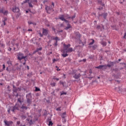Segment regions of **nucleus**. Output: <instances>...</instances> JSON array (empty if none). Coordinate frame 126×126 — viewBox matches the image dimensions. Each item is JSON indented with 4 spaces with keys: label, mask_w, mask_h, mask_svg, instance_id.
Segmentation results:
<instances>
[{
    "label": "nucleus",
    "mask_w": 126,
    "mask_h": 126,
    "mask_svg": "<svg viewBox=\"0 0 126 126\" xmlns=\"http://www.w3.org/2000/svg\"><path fill=\"white\" fill-rule=\"evenodd\" d=\"M59 19L61 20H62V21H64L65 22L66 24H67V27H65V30H68V29H69V28H71V26L70 25V24H69L68 21H67L64 19V15H62V16L59 17Z\"/></svg>",
    "instance_id": "obj_1"
},
{
    "label": "nucleus",
    "mask_w": 126,
    "mask_h": 126,
    "mask_svg": "<svg viewBox=\"0 0 126 126\" xmlns=\"http://www.w3.org/2000/svg\"><path fill=\"white\" fill-rule=\"evenodd\" d=\"M57 126H62V124L58 125Z\"/></svg>",
    "instance_id": "obj_58"
},
{
    "label": "nucleus",
    "mask_w": 126,
    "mask_h": 126,
    "mask_svg": "<svg viewBox=\"0 0 126 126\" xmlns=\"http://www.w3.org/2000/svg\"><path fill=\"white\" fill-rule=\"evenodd\" d=\"M28 1H29V0H26L24 2V3H26V2H28Z\"/></svg>",
    "instance_id": "obj_45"
},
{
    "label": "nucleus",
    "mask_w": 126,
    "mask_h": 126,
    "mask_svg": "<svg viewBox=\"0 0 126 126\" xmlns=\"http://www.w3.org/2000/svg\"><path fill=\"white\" fill-rule=\"evenodd\" d=\"M6 70H7V71H9V70H8V67L6 68Z\"/></svg>",
    "instance_id": "obj_56"
},
{
    "label": "nucleus",
    "mask_w": 126,
    "mask_h": 126,
    "mask_svg": "<svg viewBox=\"0 0 126 126\" xmlns=\"http://www.w3.org/2000/svg\"><path fill=\"white\" fill-rule=\"evenodd\" d=\"M2 13H3L4 15H7L8 11L7 10H3V12Z\"/></svg>",
    "instance_id": "obj_20"
},
{
    "label": "nucleus",
    "mask_w": 126,
    "mask_h": 126,
    "mask_svg": "<svg viewBox=\"0 0 126 126\" xmlns=\"http://www.w3.org/2000/svg\"><path fill=\"white\" fill-rule=\"evenodd\" d=\"M7 21V18H4V19L2 20V22L3 24L1 25L2 27H3V26H5V25H6V23H5Z\"/></svg>",
    "instance_id": "obj_10"
},
{
    "label": "nucleus",
    "mask_w": 126,
    "mask_h": 126,
    "mask_svg": "<svg viewBox=\"0 0 126 126\" xmlns=\"http://www.w3.org/2000/svg\"><path fill=\"white\" fill-rule=\"evenodd\" d=\"M17 125H20V121L17 122Z\"/></svg>",
    "instance_id": "obj_48"
},
{
    "label": "nucleus",
    "mask_w": 126,
    "mask_h": 126,
    "mask_svg": "<svg viewBox=\"0 0 126 126\" xmlns=\"http://www.w3.org/2000/svg\"><path fill=\"white\" fill-rule=\"evenodd\" d=\"M57 70L58 71H60V70H61V69H59V68H58L57 69Z\"/></svg>",
    "instance_id": "obj_53"
},
{
    "label": "nucleus",
    "mask_w": 126,
    "mask_h": 126,
    "mask_svg": "<svg viewBox=\"0 0 126 126\" xmlns=\"http://www.w3.org/2000/svg\"><path fill=\"white\" fill-rule=\"evenodd\" d=\"M26 121H27L29 122L30 126H31V125H33V121H32V119H30L29 118H28L26 120Z\"/></svg>",
    "instance_id": "obj_14"
},
{
    "label": "nucleus",
    "mask_w": 126,
    "mask_h": 126,
    "mask_svg": "<svg viewBox=\"0 0 126 126\" xmlns=\"http://www.w3.org/2000/svg\"><path fill=\"white\" fill-rule=\"evenodd\" d=\"M2 12H3V9L0 10V13H2Z\"/></svg>",
    "instance_id": "obj_37"
},
{
    "label": "nucleus",
    "mask_w": 126,
    "mask_h": 126,
    "mask_svg": "<svg viewBox=\"0 0 126 126\" xmlns=\"http://www.w3.org/2000/svg\"><path fill=\"white\" fill-rule=\"evenodd\" d=\"M64 51H66V50H67V49H68V48H69V47H70V44H69L68 45L64 44Z\"/></svg>",
    "instance_id": "obj_16"
},
{
    "label": "nucleus",
    "mask_w": 126,
    "mask_h": 126,
    "mask_svg": "<svg viewBox=\"0 0 126 126\" xmlns=\"http://www.w3.org/2000/svg\"><path fill=\"white\" fill-rule=\"evenodd\" d=\"M96 28L97 29H100V26L99 25L97 26Z\"/></svg>",
    "instance_id": "obj_51"
},
{
    "label": "nucleus",
    "mask_w": 126,
    "mask_h": 126,
    "mask_svg": "<svg viewBox=\"0 0 126 126\" xmlns=\"http://www.w3.org/2000/svg\"><path fill=\"white\" fill-rule=\"evenodd\" d=\"M27 98V102L28 104H31V99L28 98V97Z\"/></svg>",
    "instance_id": "obj_24"
},
{
    "label": "nucleus",
    "mask_w": 126,
    "mask_h": 126,
    "mask_svg": "<svg viewBox=\"0 0 126 126\" xmlns=\"http://www.w3.org/2000/svg\"><path fill=\"white\" fill-rule=\"evenodd\" d=\"M101 44L103 46H107V42L105 41H102Z\"/></svg>",
    "instance_id": "obj_27"
},
{
    "label": "nucleus",
    "mask_w": 126,
    "mask_h": 126,
    "mask_svg": "<svg viewBox=\"0 0 126 126\" xmlns=\"http://www.w3.org/2000/svg\"><path fill=\"white\" fill-rule=\"evenodd\" d=\"M97 0L98 3H102V1L101 0Z\"/></svg>",
    "instance_id": "obj_41"
},
{
    "label": "nucleus",
    "mask_w": 126,
    "mask_h": 126,
    "mask_svg": "<svg viewBox=\"0 0 126 126\" xmlns=\"http://www.w3.org/2000/svg\"><path fill=\"white\" fill-rule=\"evenodd\" d=\"M53 79H54V80H57V81H59V80H60V78H56V76H53Z\"/></svg>",
    "instance_id": "obj_26"
},
{
    "label": "nucleus",
    "mask_w": 126,
    "mask_h": 126,
    "mask_svg": "<svg viewBox=\"0 0 126 126\" xmlns=\"http://www.w3.org/2000/svg\"><path fill=\"white\" fill-rule=\"evenodd\" d=\"M48 2V0H44L43 3H46V2Z\"/></svg>",
    "instance_id": "obj_50"
},
{
    "label": "nucleus",
    "mask_w": 126,
    "mask_h": 126,
    "mask_svg": "<svg viewBox=\"0 0 126 126\" xmlns=\"http://www.w3.org/2000/svg\"><path fill=\"white\" fill-rule=\"evenodd\" d=\"M56 62H57V60H56V59H53V63H55Z\"/></svg>",
    "instance_id": "obj_47"
},
{
    "label": "nucleus",
    "mask_w": 126,
    "mask_h": 126,
    "mask_svg": "<svg viewBox=\"0 0 126 126\" xmlns=\"http://www.w3.org/2000/svg\"><path fill=\"white\" fill-rule=\"evenodd\" d=\"M27 68H28V69H29V66H27Z\"/></svg>",
    "instance_id": "obj_64"
},
{
    "label": "nucleus",
    "mask_w": 126,
    "mask_h": 126,
    "mask_svg": "<svg viewBox=\"0 0 126 126\" xmlns=\"http://www.w3.org/2000/svg\"><path fill=\"white\" fill-rule=\"evenodd\" d=\"M42 33L43 35H46L47 34H48V31L45 29H43Z\"/></svg>",
    "instance_id": "obj_15"
},
{
    "label": "nucleus",
    "mask_w": 126,
    "mask_h": 126,
    "mask_svg": "<svg viewBox=\"0 0 126 126\" xmlns=\"http://www.w3.org/2000/svg\"><path fill=\"white\" fill-rule=\"evenodd\" d=\"M66 116V113L65 112L63 113L61 115L62 118L64 119V118H65Z\"/></svg>",
    "instance_id": "obj_19"
},
{
    "label": "nucleus",
    "mask_w": 126,
    "mask_h": 126,
    "mask_svg": "<svg viewBox=\"0 0 126 126\" xmlns=\"http://www.w3.org/2000/svg\"><path fill=\"white\" fill-rule=\"evenodd\" d=\"M24 55L21 53H19L18 55V59L19 60V61H21V60H24V63H23V64L25 65V63H26V60H25V59H26V57L24 56Z\"/></svg>",
    "instance_id": "obj_2"
},
{
    "label": "nucleus",
    "mask_w": 126,
    "mask_h": 126,
    "mask_svg": "<svg viewBox=\"0 0 126 126\" xmlns=\"http://www.w3.org/2000/svg\"><path fill=\"white\" fill-rule=\"evenodd\" d=\"M28 31H29V32L32 31V30H31V29H29V30H28Z\"/></svg>",
    "instance_id": "obj_57"
},
{
    "label": "nucleus",
    "mask_w": 126,
    "mask_h": 126,
    "mask_svg": "<svg viewBox=\"0 0 126 126\" xmlns=\"http://www.w3.org/2000/svg\"><path fill=\"white\" fill-rule=\"evenodd\" d=\"M57 111H62V110L61 109V107H58L56 109Z\"/></svg>",
    "instance_id": "obj_34"
},
{
    "label": "nucleus",
    "mask_w": 126,
    "mask_h": 126,
    "mask_svg": "<svg viewBox=\"0 0 126 126\" xmlns=\"http://www.w3.org/2000/svg\"><path fill=\"white\" fill-rule=\"evenodd\" d=\"M92 42H90L89 43V45H93V44H94V43H95V40H94V39H92Z\"/></svg>",
    "instance_id": "obj_28"
},
{
    "label": "nucleus",
    "mask_w": 126,
    "mask_h": 126,
    "mask_svg": "<svg viewBox=\"0 0 126 126\" xmlns=\"http://www.w3.org/2000/svg\"><path fill=\"white\" fill-rule=\"evenodd\" d=\"M48 126H53V122H52V121H49Z\"/></svg>",
    "instance_id": "obj_31"
},
{
    "label": "nucleus",
    "mask_w": 126,
    "mask_h": 126,
    "mask_svg": "<svg viewBox=\"0 0 126 126\" xmlns=\"http://www.w3.org/2000/svg\"><path fill=\"white\" fill-rule=\"evenodd\" d=\"M121 61H122V60H121V59H119V60H118V61H119V62H121Z\"/></svg>",
    "instance_id": "obj_62"
},
{
    "label": "nucleus",
    "mask_w": 126,
    "mask_h": 126,
    "mask_svg": "<svg viewBox=\"0 0 126 126\" xmlns=\"http://www.w3.org/2000/svg\"><path fill=\"white\" fill-rule=\"evenodd\" d=\"M61 95H66V93H62Z\"/></svg>",
    "instance_id": "obj_43"
},
{
    "label": "nucleus",
    "mask_w": 126,
    "mask_h": 126,
    "mask_svg": "<svg viewBox=\"0 0 126 126\" xmlns=\"http://www.w3.org/2000/svg\"><path fill=\"white\" fill-rule=\"evenodd\" d=\"M20 108V105L18 104V103H16L15 106L12 107L11 111L13 112V113H15V111H16V110H19Z\"/></svg>",
    "instance_id": "obj_3"
},
{
    "label": "nucleus",
    "mask_w": 126,
    "mask_h": 126,
    "mask_svg": "<svg viewBox=\"0 0 126 126\" xmlns=\"http://www.w3.org/2000/svg\"><path fill=\"white\" fill-rule=\"evenodd\" d=\"M10 111H11V109H8L7 112L8 114H10Z\"/></svg>",
    "instance_id": "obj_42"
},
{
    "label": "nucleus",
    "mask_w": 126,
    "mask_h": 126,
    "mask_svg": "<svg viewBox=\"0 0 126 126\" xmlns=\"http://www.w3.org/2000/svg\"><path fill=\"white\" fill-rule=\"evenodd\" d=\"M4 123L5 126H9L12 125V124H13V122H12V121H7L6 120L4 121Z\"/></svg>",
    "instance_id": "obj_7"
},
{
    "label": "nucleus",
    "mask_w": 126,
    "mask_h": 126,
    "mask_svg": "<svg viewBox=\"0 0 126 126\" xmlns=\"http://www.w3.org/2000/svg\"><path fill=\"white\" fill-rule=\"evenodd\" d=\"M33 22H31V21H28V24H29V25H30V24H32Z\"/></svg>",
    "instance_id": "obj_36"
},
{
    "label": "nucleus",
    "mask_w": 126,
    "mask_h": 126,
    "mask_svg": "<svg viewBox=\"0 0 126 126\" xmlns=\"http://www.w3.org/2000/svg\"><path fill=\"white\" fill-rule=\"evenodd\" d=\"M5 68V65L3 64V69H2V70H4Z\"/></svg>",
    "instance_id": "obj_38"
},
{
    "label": "nucleus",
    "mask_w": 126,
    "mask_h": 126,
    "mask_svg": "<svg viewBox=\"0 0 126 126\" xmlns=\"http://www.w3.org/2000/svg\"><path fill=\"white\" fill-rule=\"evenodd\" d=\"M52 39L55 40L56 41L55 43H54L55 47H57L58 46V40H60L59 37H53Z\"/></svg>",
    "instance_id": "obj_8"
},
{
    "label": "nucleus",
    "mask_w": 126,
    "mask_h": 126,
    "mask_svg": "<svg viewBox=\"0 0 126 126\" xmlns=\"http://www.w3.org/2000/svg\"><path fill=\"white\" fill-rule=\"evenodd\" d=\"M33 25H36V23H32V24Z\"/></svg>",
    "instance_id": "obj_55"
},
{
    "label": "nucleus",
    "mask_w": 126,
    "mask_h": 126,
    "mask_svg": "<svg viewBox=\"0 0 126 126\" xmlns=\"http://www.w3.org/2000/svg\"><path fill=\"white\" fill-rule=\"evenodd\" d=\"M39 51H42V47H40L39 48H37L34 52L33 54H35V53H38Z\"/></svg>",
    "instance_id": "obj_18"
},
{
    "label": "nucleus",
    "mask_w": 126,
    "mask_h": 126,
    "mask_svg": "<svg viewBox=\"0 0 126 126\" xmlns=\"http://www.w3.org/2000/svg\"><path fill=\"white\" fill-rule=\"evenodd\" d=\"M63 76H64V78H65V74H63Z\"/></svg>",
    "instance_id": "obj_63"
},
{
    "label": "nucleus",
    "mask_w": 126,
    "mask_h": 126,
    "mask_svg": "<svg viewBox=\"0 0 126 126\" xmlns=\"http://www.w3.org/2000/svg\"><path fill=\"white\" fill-rule=\"evenodd\" d=\"M62 57H63V58H66V57H67L68 56V54H67V53L66 54H63L62 55Z\"/></svg>",
    "instance_id": "obj_25"
},
{
    "label": "nucleus",
    "mask_w": 126,
    "mask_h": 126,
    "mask_svg": "<svg viewBox=\"0 0 126 126\" xmlns=\"http://www.w3.org/2000/svg\"><path fill=\"white\" fill-rule=\"evenodd\" d=\"M13 46H14V45L12 43L7 45L8 51H9V52H10V51L12 50V48H13Z\"/></svg>",
    "instance_id": "obj_9"
},
{
    "label": "nucleus",
    "mask_w": 126,
    "mask_h": 126,
    "mask_svg": "<svg viewBox=\"0 0 126 126\" xmlns=\"http://www.w3.org/2000/svg\"><path fill=\"white\" fill-rule=\"evenodd\" d=\"M80 76H81V75H80V73L75 74L73 77L75 78V79H79Z\"/></svg>",
    "instance_id": "obj_11"
},
{
    "label": "nucleus",
    "mask_w": 126,
    "mask_h": 126,
    "mask_svg": "<svg viewBox=\"0 0 126 126\" xmlns=\"http://www.w3.org/2000/svg\"><path fill=\"white\" fill-rule=\"evenodd\" d=\"M83 62H86V59H83Z\"/></svg>",
    "instance_id": "obj_54"
},
{
    "label": "nucleus",
    "mask_w": 126,
    "mask_h": 126,
    "mask_svg": "<svg viewBox=\"0 0 126 126\" xmlns=\"http://www.w3.org/2000/svg\"><path fill=\"white\" fill-rule=\"evenodd\" d=\"M35 91H40V89L37 88V87H35Z\"/></svg>",
    "instance_id": "obj_33"
},
{
    "label": "nucleus",
    "mask_w": 126,
    "mask_h": 126,
    "mask_svg": "<svg viewBox=\"0 0 126 126\" xmlns=\"http://www.w3.org/2000/svg\"><path fill=\"white\" fill-rule=\"evenodd\" d=\"M52 30L54 31V32H56V29H55L54 27L52 28Z\"/></svg>",
    "instance_id": "obj_40"
},
{
    "label": "nucleus",
    "mask_w": 126,
    "mask_h": 126,
    "mask_svg": "<svg viewBox=\"0 0 126 126\" xmlns=\"http://www.w3.org/2000/svg\"><path fill=\"white\" fill-rule=\"evenodd\" d=\"M13 12H19L20 10H19V8L18 7H14V8H13Z\"/></svg>",
    "instance_id": "obj_12"
},
{
    "label": "nucleus",
    "mask_w": 126,
    "mask_h": 126,
    "mask_svg": "<svg viewBox=\"0 0 126 126\" xmlns=\"http://www.w3.org/2000/svg\"><path fill=\"white\" fill-rule=\"evenodd\" d=\"M112 65H114V62H111L110 63V64H108L106 66H108V67H111V66H112Z\"/></svg>",
    "instance_id": "obj_22"
},
{
    "label": "nucleus",
    "mask_w": 126,
    "mask_h": 126,
    "mask_svg": "<svg viewBox=\"0 0 126 126\" xmlns=\"http://www.w3.org/2000/svg\"><path fill=\"white\" fill-rule=\"evenodd\" d=\"M96 47H97L96 45L94 46L93 47V50H95V48H96Z\"/></svg>",
    "instance_id": "obj_46"
},
{
    "label": "nucleus",
    "mask_w": 126,
    "mask_h": 126,
    "mask_svg": "<svg viewBox=\"0 0 126 126\" xmlns=\"http://www.w3.org/2000/svg\"><path fill=\"white\" fill-rule=\"evenodd\" d=\"M45 9H46L47 13H50V12H49L51 11V10H53V9H54V7H53V6H48L46 5Z\"/></svg>",
    "instance_id": "obj_5"
},
{
    "label": "nucleus",
    "mask_w": 126,
    "mask_h": 126,
    "mask_svg": "<svg viewBox=\"0 0 126 126\" xmlns=\"http://www.w3.org/2000/svg\"><path fill=\"white\" fill-rule=\"evenodd\" d=\"M95 68H98V69H106L107 68V66L106 65H100L98 66H96Z\"/></svg>",
    "instance_id": "obj_6"
},
{
    "label": "nucleus",
    "mask_w": 126,
    "mask_h": 126,
    "mask_svg": "<svg viewBox=\"0 0 126 126\" xmlns=\"http://www.w3.org/2000/svg\"><path fill=\"white\" fill-rule=\"evenodd\" d=\"M3 69H2V70L0 69V72H1V71H3Z\"/></svg>",
    "instance_id": "obj_61"
},
{
    "label": "nucleus",
    "mask_w": 126,
    "mask_h": 126,
    "mask_svg": "<svg viewBox=\"0 0 126 126\" xmlns=\"http://www.w3.org/2000/svg\"><path fill=\"white\" fill-rule=\"evenodd\" d=\"M72 51H73V49H72V48H70L67 49V50H66V53H71V52H72Z\"/></svg>",
    "instance_id": "obj_17"
},
{
    "label": "nucleus",
    "mask_w": 126,
    "mask_h": 126,
    "mask_svg": "<svg viewBox=\"0 0 126 126\" xmlns=\"http://www.w3.org/2000/svg\"><path fill=\"white\" fill-rule=\"evenodd\" d=\"M29 5L30 7H33V5H32V3L29 2Z\"/></svg>",
    "instance_id": "obj_32"
},
{
    "label": "nucleus",
    "mask_w": 126,
    "mask_h": 126,
    "mask_svg": "<svg viewBox=\"0 0 126 126\" xmlns=\"http://www.w3.org/2000/svg\"><path fill=\"white\" fill-rule=\"evenodd\" d=\"M28 107L25 106V104H23L21 106H20L19 111L20 112H24V111L27 110Z\"/></svg>",
    "instance_id": "obj_4"
},
{
    "label": "nucleus",
    "mask_w": 126,
    "mask_h": 126,
    "mask_svg": "<svg viewBox=\"0 0 126 126\" xmlns=\"http://www.w3.org/2000/svg\"><path fill=\"white\" fill-rule=\"evenodd\" d=\"M63 26H64V25H63V24H61L60 25V27H63Z\"/></svg>",
    "instance_id": "obj_39"
},
{
    "label": "nucleus",
    "mask_w": 126,
    "mask_h": 126,
    "mask_svg": "<svg viewBox=\"0 0 126 126\" xmlns=\"http://www.w3.org/2000/svg\"><path fill=\"white\" fill-rule=\"evenodd\" d=\"M52 5L53 6L52 7L54 8L55 7V3L54 2H52Z\"/></svg>",
    "instance_id": "obj_35"
},
{
    "label": "nucleus",
    "mask_w": 126,
    "mask_h": 126,
    "mask_svg": "<svg viewBox=\"0 0 126 126\" xmlns=\"http://www.w3.org/2000/svg\"><path fill=\"white\" fill-rule=\"evenodd\" d=\"M21 118L23 119V120H25L26 119V116L25 115H22Z\"/></svg>",
    "instance_id": "obj_30"
},
{
    "label": "nucleus",
    "mask_w": 126,
    "mask_h": 126,
    "mask_svg": "<svg viewBox=\"0 0 126 126\" xmlns=\"http://www.w3.org/2000/svg\"><path fill=\"white\" fill-rule=\"evenodd\" d=\"M50 85H51L52 87H55V86H56V83H51Z\"/></svg>",
    "instance_id": "obj_29"
},
{
    "label": "nucleus",
    "mask_w": 126,
    "mask_h": 126,
    "mask_svg": "<svg viewBox=\"0 0 126 126\" xmlns=\"http://www.w3.org/2000/svg\"><path fill=\"white\" fill-rule=\"evenodd\" d=\"M89 73H90V74H91V73H92V69H90L89 70Z\"/></svg>",
    "instance_id": "obj_49"
},
{
    "label": "nucleus",
    "mask_w": 126,
    "mask_h": 126,
    "mask_svg": "<svg viewBox=\"0 0 126 126\" xmlns=\"http://www.w3.org/2000/svg\"><path fill=\"white\" fill-rule=\"evenodd\" d=\"M102 16L104 18V19H106L107 18V15H108V14L107 13H104L102 14Z\"/></svg>",
    "instance_id": "obj_21"
},
{
    "label": "nucleus",
    "mask_w": 126,
    "mask_h": 126,
    "mask_svg": "<svg viewBox=\"0 0 126 126\" xmlns=\"http://www.w3.org/2000/svg\"><path fill=\"white\" fill-rule=\"evenodd\" d=\"M7 64H8L9 66H11L12 65V62L10 61L7 62Z\"/></svg>",
    "instance_id": "obj_23"
},
{
    "label": "nucleus",
    "mask_w": 126,
    "mask_h": 126,
    "mask_svg": "<svg viewBox=\"0 0 126 126\" xmlns=\"http://www.w3.org/2000/svg\"><path fill=\"white\" fill-rule=\"evenodd\" d=\"M68 18V19L70 18V17H69V16H68V18H67L66 19H67Z\"/></svg>",
    "instance_id": "obj_60"
},
{
    "label": "nucleus",
    "mask_w": 126,
    "mask_h": 126,
    "mask_svg": "<svg viewBox=\"0 0 126 126\" xmlns=\"http://www.w3.org/2000/svg\"><path fill=\"white\" fill-rule=\"evenodd\" d=\"M15 45H16V46L17 47V48H18V44L16 43Z\"/></svg>",
    "instance_id": "obj_52"
},
{
    "label": "nucleus",
    "mask_w": 126,
    "mask_h": 126,
    "mask_svg": "<svg viewBox=\"0 0 126 126\" xmlns=\"http://www.w3.org/2000/svg\"><path fill=\"white\" fill-rule=\"evenodd\" d=\"M20 126H26L25 125H21Z\"/></svg>",
    "instance_id": "obj_59"
},
{
    "label": "nucleus",
    "mask_w": 126,
    "mask_h": 126,
    "mask_svg": "<svg viewBox=\"0 0 126 126\" xmlns=\"http://www.w3.org/2000/svg\"><path fill=\"white\" fill-rule=\"evenodd\" d=\"M18 102L20 103V104H22V103H23V102H24V99L23 98V97H21L18 99Z\"/></svg>",
    "instance_id": "obj_13"
},
{
    "label": "nucleus",
    "mask_w": 126,
    "mask_h": 126,
    "mask_svg": "<svg viewBox=\"0 0 126 126\" xmlns=\"http://www.w3.org/2000/svg\"><path fill=\"white\" fill-rule=\"evenodd\" d=\"M74 18H75V15H74V16H72V17H71V19H72V20H73Z\"/></svg>",
    "instance_id": "obj_44"
}]
</instances>
